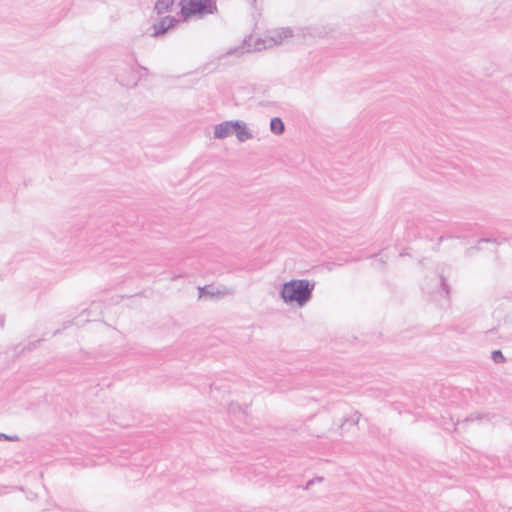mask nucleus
<instances>
[{
	"label": "nucleus",
	"instance_id": "23",
	"mask_svg": "<svg viewBox=\"0 0 512 512\" xmlns=\"http://www.w3.org/2000/svg\"><path fill=\"white\" fill-rule=\"evenodd\" d=\"M141 77H142V76L140 75V76L138 77V79L133 83L132 87L137 86L138 80H139Z\"/></svg>",
	"mask_w": 512,
	"mask_h": 512
},
{
	"label": "nucleus",
	"instance_id": "7",
	"mask_svg": "<svg viewBox=\"0 0 512 512\" xmlns=\"http://www.w3.org/2000/svg\"><path fill=\"white\" fill-rule=\"evenodd\" d=\"M270 130L276 135H281L285 131V125L282 119L273 117L270 120Z\"/></svg>",
	"mask_w": 512,
	"mask_h": 512
},
{
	"label": "nucleus",
	"instance_id": "10",
	"mask_svg": "<svg viewBox=\"0 0 512 512\" xmlns=\"http://www.w3.org/2000/svg\"><path fill=\"white\" fill-rule=\"evenodd\" d=\"M360 418H361V413L359 411H354L353 414L349 418L348 417L344 418L342 426L348 422L352 425L358 424Z\"/></svg>",
	"mask_w": 512,
	"mask_h": 512
},
{
	"label": "nucleus",
	"instance_id": "9",
	"mask_svg": "<svg viewBox=\"0 0 512 512\" xmlns=\"http://www.w3.org/2000/svg\"><path fill=\"white\" fill-rule=\"evenodd\" d=\"M216 294H219V291L214 292L210 289L209 286L199 287V298H213Z\"/></svg>",
	"mask_w": 512,
	"mask_h": 512
},
{
	"label": "nucleus",
	"instance_id": "3",
	"mask_svg": "<svg viewBox=\"0 0 512 512\" xmlns=\"http://www.w3.org/2000/svg\"><path fill=\"white\" fill-rule=\"evenodd\" d=\"M233 134L236 135L238 141L245 142L252 138V133L248 129L245 122L240 120H233Z\"/></svg>",
	"mask_w": 512,
	"mask_h": 512
},
{
	"label": "nucleus",
	"instance_id": "5",
	"mask_svg": "<svg viewBox=\"0 0 512 512\" xmlns=\"http://www.w3.org/2000/svg\"><path fill=\"white\" fill-rule=\"evenodd\" d=\"M200 1L201 0H181L180 5L182 16L187 19L191 16L197 15V13H192L190 11L198 9L200 6Z\"/></svg>",
	"mask_w": 512,
	"mask_h": 512
},
{
	"label": "nucleus",
	"instance_id": "13",
	"mask_svg": "<svg viewBox=\"0 0 512 512\" xmlns=\"http://www.w3.org/2000/svg\"><path fill=\"white\" fill-rule=\"evenodd\" d=\"M43 339H38L36 341L29 342L27 346H25L22 351H31L37 347V345L42 341Z\"/></svg>",
	"mask_w": 512,
	"mask_h": 512
},
{
	"label": "nucleus",
	"instance_id": "2",
	"mask_svg": "<svg viewBox=\"0 0 512 512\" xmlns=\"http://www.w3.org/2000/svg\"><path fill=\"white\" fill-rule=\"evenodd\" d=\"M179 23L178 19L172 16L162 18L158 23L153 24L154 32L152 36L158 37L166 33L170 28H174Z\"/></svg>",
	"mask_w": 512,
	"mask_h": 512
},
{
	"label": "nucleus",
	"instance_id": "17",
	"mask_svg": "<svg viewBox=\"0 0 512 512\" xmlns=\"http://www.w3.org/2000/svg\"><path fill=\"white\" fill-rule=\"evenodd\" d=\"M5 440L15 442L19 440V437L17 435H7V438H5Z\"/></svg>",
	"mask_w": 512,
	"mask_h": 512
},
{
	"label": "nucleus",
	"instance_id": "1",
	"mask_svg": "<svg viewBox=\"0 0 512 512\" xmlns=\"http://www.w3.org/2000/svg\"><path fill=\"white\" fill-rule=\"evenodd\" d=\"M314 287V281L292 279L282 284L279 294L284 303L303 307L312 299Z\"/></svg>",
	"mask_w": 512,
	"mask_h": 512
},
{
	"label": "nucleus",
	"instance_id": "18",
	"mask_svg": "<svg viewBox=\"0 0 512 512\" xmlns=\"http://www.w3.org/2000/svg\"><path fill=\"white\" fill-rule=\"evenodd\" d=\"M5 325V315H0V327L4 328Z\"/></svg>",
	"mask_w": 512,
	"mask_h": 512
},
{
	"label": "nucleus",
	"instance_id": "12",
	"mask_svg": "<svg viewBox=\"0 0 512 512\" xmlns=\"http://www.w3.org/2000/svg\"><path fill=\"white\" fill-rule=\"evenodd\" d=\"M440 282H441L442 290L444 291V293L448 297L449 294H450V286H449V284L447 283L446 279L443 276L440 277Z\"/></svg>",
	"mask_w": 512,
	"mask_h": 512
},
{
	"label": "nucleus",
	"instance_id": "15",
	"mask_svg": "<svg viewBox=\"0 0 512 512\" xmlns=\"http://www.w3.org/2000/svg\"><path fill=\"white\" fill-rule=\"evenodd\" d=\"M323 481V477H315L311 480H309L306 485L304 486V489L307 490L309 489L313 484H316L317 482H321Z\"/></svg>",
	"mask_w": 512,
	"mask_h": 512
},
{
	"label": "nucleus",
	"instance_id": "24",
	"mask_svg": "<svg viewBox=\"0 0 512 512\" xmlns=\"http://www.w3.org/2000/svg\"><path fill=\"white\" fill-rule=\"evenodd\" d=\"M59 332H60V330H56V331L54 332V335H57Z\"/></svg>",
	"mask_w": 512,
	"mask_h": 512
},
{
	"label": "nucleus",
	"instance_id": "19",
	"mask_svg": "<svg viewBox=\"0 0 512 512\" xmlns=\"http://www.w3.org/2000/svg\"><path fill=\"white\" fill-rule=\"evenodd\" d=\"M138 69L141 70V71H144L145 73L148 72V69L146 67H144V66H141V65L138 66Z\"/></svg>",
	"mask_w": 512,
	"mask_h": 512
},
{
	"label": "nucleus",
	"instance_id": "6",
	"mask_svg": "<svg viewBox=\"0 0 512 512\" xmlns=\"http://www.w3.org/2000/svg\"><path fill=\"white\" fill-rule=\"evenodd\" d=\"M217 11L216 2L213 0H201L198 9H194L191 12L197 13V15L213 14Z\"/></svg>",
	"mask_w": 512,
	"mask_h": 512
},
{
	"label": "nucleus",
	"instance_id": "22",
	"mask_svg": "<svg viewBox=\"0 0 512 512\" xmlns=\"http://www.w3.org/2000/svg\"><path fill=\"white\" fill-rule=\"evenodd\" d=\"M491 241H492V239H490V238H487V239L483 238L480 240V242H491Z\"/></svg>",
	"mask_w": 512,
	"mask_h": 512
},
{
	"label": "nucleus",
	"instance_id": "4",
	"mask_svg": "<svg viewBox=\"0 0 512 512\" xmlns=\"http://www.w3.org/2000/svg\"><path fill=\"white\" fill-rule=\"evenodd\" d=\"M233 120L224 121L214 127V138L224 139L233 134Z\"/></svg>",
	"mask_w": 512,
	"mask_h": 512
},
{
	"label": "nucleus",
	"instance_id": "8",
	"mask_svg": "<svg viewBox=\"0 0 512 512\" xmlns=\"http://www.w3.org/2000/svg\"><path fill=\"white\" fill-rule=\"evenodd\" d=\"M174 1L175 0H157L154 9L157 14H163L164 12L169 11L174 4Z\"/></svg>",
	"mask_w": 512,
	"mask_h": 512
},
{
	"label": "nucleus",
	"instance_id": "21",
	"mask_svg": "<svg viewBox=\"0 0 512 512\" xmlns=\"http://www.w3.org/2000/svg\"><path fill=\"white\" fill-rule=\"evenodd\" d=\"M250 1H251V5H252L254 8H256V6H257V1H258V0H250Z\"/></svg>",
	"mask_w": 512,
	"mask_h": 512
},
{
	"label": "nucleus",
	"instance_id": "16",
	"mask_svg": "<svg viewBox=\"0 0 512 512\" xmlns=\"http://www.w3.org/2000/svg\"><path fill=\"white\" fill-rule=\"evenodd\" d=\"M244 53V47H237L235 49H231L228 51V54H243Z\"/></svg>",
	"mask_w": 512,
	"mask_h": 512
},
{
	"label": "nucleus",
	"instance_id": "14",
	"mask_svg": "<svg viewBox=\"0 0 512 512\" xmlns=\"http://www.w3.org/2000/svg\"><path fill=\"white\" fill-rule=\"evenodd\" d=\"M487 416L484 415V414H472L470 415L469 417L465 418L464 422H471V421H474V420H482L484 418H486Z\"/></svg>",
	"mask_w": 512,
	"mask_h": 512
},
{
	"label": "nucleus",
	"instance_id": "11",
	"mask_svg": "<svg viewBox=\"0 0 512 512\" xmlns=\"http://www.w3.org/2000/svg\"><path fill=\"white\" fill-rule=\"evenodd\" d=\"M491 358H492L493 362L496 363V364H500V363L506 362V358L503 355L501 350H494L491 353Z\"/></svg>",
	"mask_w": 512,
	"mask_h": 512
},
{
	"label": "nucleus",
	"instance_id": "20",
	"mask_svg": "<svg viewBox=\"0 0 512 512\" xmlns=\"http://www.w3.org/2000/svg\"><path fill=\"white\" fill-rule=\"evenodd\" d=\"M7 438V434L0 433V441L5 440Z\"/></svg>",
	"mask_w": 512,
	"mask_h": 512
}]
</instances>
